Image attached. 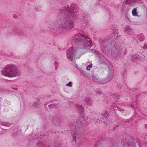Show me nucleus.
<instances>
[{
    "label": "nucleus",
    "instance_id": "nucleus-2",
    "mask_svg": "<svg viewBox=\"0 0 147 147\" xmlns=\"http://www.w3.org/2000/svg\"><path fill=\"white\" fill-rule=\"evenodd\" d=\"M10 77H14L18 76L20 74L19 71L16 66L13 64L10 65Z\"/></svg>",
    "mask_w": 147,
    "mask_h": 147
},
{
    "label": "nucleus",
    "instance_id": "nucleus-19",
    "mask_svg": "<svg viewBox=\"0 0 147 147\" xmlns=\"http://www.w3.org/2000/svg\"><path fill=\"white\" fill-rule=\"evenodd\" d=\"M13 17L16 18H17V16L16 15H13Z\"/></svg>",
    "mask_w": 147,
    "mask_h": 147
},
{
    "label": "nucleus",
    "instance_id": "nucleus-9",
    "mask_svg": "<svg viewBox=\"0 0 147 147\" xmlns=\"http://www.w3.org/2000/svg\"><path fill=\"white\" fill-rule=\"evenodd\" d=\"M125 28V31L127 32H129L131 30V29H130V28L129 26H127Z\"/></svg>",
    "mask_w": 147,
    "mask_h": 147
},
{
    "label": "nucleus",
    "instance_id": "nucleus-4",
    "mask_svg": "<svg viewBox=\"0 0 147 147\" xmlns=\"http://www.w3.org/2000/svg\"><path fill=\"white\" fill-rule=\"evenodd\" d=\"M1 74L7 77H9V65H7L1 71Z\"/></svg>",
    "mask_w": 147,
    "mask_h": 147
},
{
    "label": "nucleus",
    "instance_id": "nucleus-21",
    "mask_svg": "<svg viewBox=\"0 0 147 147\" xmlns=\"http://www.w3.org/2000/svg\"><path fill=\"white\" fill-rule=\"evenodd\" d=\"M2 129H3L4 130H6V129H4V128H2Z\"/></svg>",
    "mask_w": 147,
    "mask_h": 147
},
{
    "label": "nucleus",
    "instance_id": "nucleus-10",
    "mask_svg": "<svg viewBox=\"0 0 147 147\" xmlns=\"http://www.w3.org/2000/svg\"><path fill=\"white\" fill-rule=\"evenodd\" d=\"M78 107L79 111H82L83 108L81 106L79 105L78 106Z\"/></svg>",
    "mask_w": 147,
    "mask_h": 147
},
{
    "label": "nucleus",
    "instance_id": "nucleus-14",
    "mask_svg": "<svg viewBox=\"0 0 147 147\" xmlns=\"http://www.w3.org/2000/svg\"><path fill=\"white\" fill-rule=\"evenodd\" d=\"M76 138V137H75V136H73V141L72 142V143L73 144H74V143H76V142H75Z\"/></svg>",
    "mask_w": 147,
    "mask_h": 147
},
{
    "label": "nucleus",
    "instance_id": "nucleus-13",
    "mask_svg": "<svg viewBox=\"0 0 147 147\" xmlns=\"http://www.w3.org/2000/svg\"><path fill=\"white\" fill-rule=\"evenodd\" d=\"M67 86L71 87L72 86V82H70L69 83L66 84Z\"/></svg>",
    "mask_w": 147,
    "mask_h": 147
},
{
    "label": "nucleus",
    "instance_id": "nucleus-11",
    "mask_svg": "<svg viewBox=\"0 0 147 147\" xmlns=\"http://www.w3.org/2000/svg\"><path fill=\"white\" fill-rule=\"evenodd\" d=\"M141 41H143L144 39V36L142 34L140 35V38L139 39Z\"/></svg>",
    "mask_w": 147,
    "mask_h": 147
},
{
    "label": "nucleus",
    "instance_id": "nucleus-12",
    "mask_svg": "<svg viewBox=\"0 0 147 147\" xmlns=\"http://www.w3.org/2000/svg\"><path fill=\"white\" fill-rule=\"evenodd\" d=\"M92 67V64L91 63L90 65L87 67V69L88 70H90L91 68Z\"/></svg>",
    "mask_w": 147,
    "mask_h": 147
},
{
    "label": "nucleus",
    "instance_id": "nucleus-18",
    "mask_svg": "<svg viewBox=\"0 0 147 147\" xmlns=\"http://www.w3.org/2000/svg\"><path fill=\"white\" fill-rule=\"evenodd\" d=\"M54 106V105H50L49 106V108H51V107H53Z\"/></svg>",
    "mask_w": 147,
    "mask_h": 147
},
{
    "label": "nucleus",
    "instance_id": "nucleus-6",
    "mask_svg": "<svg viewBox=\"0 0 147 147\" xmlns=\"http://www.w3.org/2000/svg\"><path fill=\"white\" fill-rule=\"evenodd\" d=\"M67 11L70 12L71 13H72L73 12L74 13L76 12L78 10V7L75 6L74 7H71L70 9L69 10L68 9H67Z\"/></svg>",
    "mask_w": 147,
    "mask_h": 147
},
{
    "label": "nucleus",
    "instance_id": "nucleus-8",
    "mask_svg": "<svg viewBox=\"0 0 147 147\" xmlns=\"http://www.w3.org/2000/svg\"><path fill=\"white\" fill-rule=\"evenodd\" d=\"M132 13L134 16H136L137 15L136 8H134L132 10Z\"/></svg>",
    "mask_w": 147,
    "mask_h": 147
},
{
    "label": "nucleus",
    "instance_id": "nucleus-22",
    "mask_svg": "<svg viewBox=\"0 0 147 147\" xmlns=\"http://www.w3.org/2000/svg\"><path fill=\"white\" fill-rule=\"evenodd\" d=\"M14 89H16V90H17V88H14Z\"/></svg>",
    "mask_w": 147,
    "mask_h": 147
},
{
    "label": "nucleus",
    "instance_id": "nucleus-3",
    "mask_svg": "<svg viewBox=\"0 0 147 147\" xmlns=\"http://www.w3.org/2000/svg\"><path fill=\"white\" fill-rule=\"evenodd\" d=\"M76 51L72 47L68 49L67 53V58L72 60V59L75 57Z\"/></svg>",
    "mask_w": 147,
    "mask_h": 147
},
{
    "label": "nucleus",
    "instance_id": "nucleus-15",
    "mask_svg": "<svg viewBox=\"0 0 147 147\" xmlns=\"http://www.w3.org/2000/svg\"><path fill=\"white\" fill-rule=\"evenodd\" d=\"M54 65H55V69H57V67L56 66H57V65H58V63L57 62H55Z\"/></svg>",
    "mask_w": 147,
    "mask_h": 147
},
{
    "label": "nucleus",
    "instance_id": "nucleus-1",
    "mask_svg": "<svg viewBox=\"0 0 147 147\" xmlns=\"http://www.w3.org/2000/svg\"><path fill=\"white\" fill-rule=\"evenodd\" d=\"M74 40L77 41L80 40L87 46L91 47L92 43L90 41V39L82 34H77L74 38Z\"/></svg>",
    "mask_w": 147,
    "mask_h": 147
},
{
    "label": "nucleus",
    "instance_id": "nucleus-20",
    "mask_svg": "<svg viewBox=\"0 0 147 147\" xmlns=\"http://www.w3.org/2000/svg\"><path fill=\"white\" fill-rule=\"evenodd\" d=\"M8 125V124H7V123H6V125H5L4 124V126H7V125Z\"/></svg>",
    "mask_w": 147,
    "mask_h": 147
},
{
    "label": "nucleus",
    "instance_id": "nucleus-16",
    "mask_svg": "<svg viewBox=\"0 0 147 147\" xmlns=\"http://www.w3.org/2000/svg\"><path fill=\"white\" fill-rule=\"evenodd\" d=\"M134 1H129H129H126V2H125V3H126V4H127V3H128L129 2H130L131 1V2H134Z\"/></svg>",
    "mask_w": 147,
    "mask_h": 147
},
{
    "label": "nucleus",
    "instance_id": "nucleus-7",
    "mask_svg": "<svg viewBox=\"0 0 147 147\" xmlns=\"http://www.w3.org/2000/svg\"><path fill=\"white\" fill-rule=\"evenodd\" d=\"M129 58L130 59L132 60H133L134 61H135L136 60V59L138 57H137L135 55H130L129 56Z\"/></svg>",
    "mask_w": 147,
    "mask_h": 147
},
{
    "label": "nucleus",
    "instance_id": "nucleus-5",
    "mask_svg": "<svg viewBox=\"0 0 147 147\" xmlns=\"http://www.w3.org/2000/svg\"><path fill=\"white\" fill-rule=\"evenodd\" d=\"M65 26V28L66 29H70L72 28L74 26V24L73 22L71 21V20H68L64 24ZM65 28V27H64Z\"/></svg>",
    "mask_w": 147,
    "mask_h": 147
},
{
    "label": "nucleus",
    "instance_id": "nucleus-17",
    "mask_svg": "<svg viewBox=\"0 0 147 147\" xmlns=\"http://www.w3.org/2000/svg\"><path fill=\"white\" fill-rule=\"evenodd\" d=\"M144 49H146L147 47V45L146 44H145L144 45Z\"/></svg>",
    "mask_w": 147,
    "mask_h": 147
}]
</instances>
